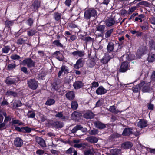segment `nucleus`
Instances as JSON below:
<instances>
[{
	"instance_id": "nucleus-60",
	"label": "nucleus",
	"mask_w": 155,
	"mask_h": 155,
	"mask_svg": "<svg viewBox=\"0 0 155 155\" xmlns=\"http://www.w3.org/2000/svg\"><path fill=\"white\" fill-rule=\"evenodd\" d=\"M136 8H137L135 6L131 7V8L129 10L128 12V14H131V13L134 12L136 9Z\"/></svg>"
},
{
	"instance_id": "nucleus-41",
	"label": "nucleus",
	"mask_w": 155,
	"mask_h": 155,
	"mask_svg": "<svg viewBox=\"0 0 155 155\" xmlns=\"http://www.w3.org/2000/svg\"><path fill=\"white\" fill-rule=\"evenodd\" d=\"M113 31V29L108 30L105 33V37L106 38H107L110 37L111 36V35Z\"/></svg>"
},
{
	"instance_id": "nucleus-15",
	"label": "nucleus",
	"mask_w": 155,
	"mask_h": 155,
	"mask_svg": "<svg viewBox=\"0 0 155 155\" xmlns=\"http://www.w3.org/2000/svg\"><path fill=\"white\" fill-rule=\"evenodd\" d=\"M106 23L107 26L108 27L112 26L115 23L114 18H109L106 20Z\"/></svg>"
},
{
	"instance_id": "nucleus-58",
	"label": "nucleus",
	"mask_w": 155,
	"mask_h": 155,
	"mask_svg": "<svg viewBox=\"0 0 155 155\" xmlns=\"http://www.w3.org/2000/svg\"><path fill=\"white\" fill-rule=\"evenodd\" d=\"M84 41L86 42H91L93 41V39L91 37L88 36L85 38Z\"/></svg>"
},
{
	"instance_id": "nucleus-24",
	"label": "nucleus",
	"mask_w": 155,
	"mask_h": 155,
	"mask_svg": "<svg viewBox=\"0 0 155 155\" xmlns=\"http://www.w3.org/2000/svg\"><path fill=\"white\" fill-rule=\"evenodd\" d=\"M36 142L42 147H44L46 146L44 140L39 137L36 138Z\"/></svg>"
},
{
	"instance_id": "nucleus-10",
	"label": "nucleus",
	"mask_w": 155,
	"mask_h": 155,
	"mask_svg": "<svg viewBox=\"0 0 155 155\" xmlns=\"http://www.w3.org/2000/svg\"><path fill=\"white\" fill-rule=\"evenodd\" d=\"M147 121L144 119H140L137 124L138 127L141 128L147 127Z\"/></svg>"
},
{
	"instance_id": "nucleus-38",
	"label": "nucleus",
	"mask_w": 155,
	"mask_h": 155,
	"mask_svg": "<svg viewBox=\"0 0 155 155\" xmlns=\"http://www.w3.org/2000/svg\"><path fill=\"white\" fill-rule=\"evenodd\" d=\"M71 108L74 110H76L78 107V104L76 101H73L71 104Z\"/></svg>"
},
{
	"instance_id": "nucleus-33",
	"label": "nucleus",
	"mask_w": 155,
	"mask_h": 155,
	"mask_svg": "<svg viewBox=\"0 0 155 155\" xmlns=\"http://www.w3.org/2000/svg\"><path fill=\"white\" fill-rule=\"evenodd\" d=\"M55 116L57 117L60 118L61 119L63 120L68 119V117H67L63 116V115L62 112H58V113L55 115Z\"/></svg>"
},
{
	"instance_id": "nucleus-50",
	"label": "nucleus",
	"mask_w": 155,
	"mask_h": 155,
	"mask_svg": "<svg viewBox=\"0 0 155 155\" xmlns=\"http://www.w3.org/2000/svg\"><path fill=\"white\" fill-rule=\"evenodd\" d=\"M56 58L60 61H63L64 59V56L62 54H59V56H57Z\"/></svg>"
},
{
	"instance_id": "nucleus-45",
	"label": "nucleus",
	"mask_w": 155,
	"mask_h": 155,
	"mask_svg": "<svg viewBox=\"0 0 155 155\" xmlns=\"http://www.w3.org/2000/svg\"><path fill=\"white\" fill-rule=\"evenodd\" d=\"M74 150V148L70 147L65 151L66 154H71L73 153V151Z\"/></svg>"
},
{
	"instance_id": "nucleus-57",
	"label": "nucleus",
	"mask_w": 155,
	"mask_h": 155,
	"mask_svg": "<svg viewBox=\"0 0 155 155\" xmlns=\"http://www.w3.org/2000/svg\"><path fill=\"white\" fill-rule=\"evenodd\" d=\"M91 88H92L94 87H96L98 86L99 84L98 82L94 81L91 84Z\"/></svg>"
},
{
	"instance_id": "nucleus-59",
	"label": "nucleus",
	"mask_w": 155,
	"mask_h": 155,
	"mask_svg": "<svg viewBox=\"0 0 155 155\" xmlns=\"http://www.w3.org/2000/svg\"><path fill=\"white\" fill-rule=\"evenodd\" d=\"M80 140L79 139H74L71 141V145H74V143L77 144L80 143Z\"/></svg>"
},
{
	"instance_id": "nucleus-3",
	"label": "nucleus",
	"mask_w": 155,
	"mask_h": 155,
	"mask_svg": "<svg viewBox=\"0 0 155 155\" xmlns=\"http://www.w3.org/2000/svg\"><path fill=\"white\" fill-rule=\"evenodd\" d=\"M28 87L30 89L35 90L36 89L38 86V82L34 79H31L28 81Z\"/></svg>"
},
{
	"instance_id": "nucleus-61",
	"label": "nucleus",
	"mask_w": 155,
	"mask_h": 155,
	"mask_svg": "<svg viewBox=\"0 0 155 155\" xmlns=\"http://www.w3.org/2000/svg\"><path fill=\"white\" fill-rule=\"evenodd\" d=\"M40 117L41 120L42 122L45 121L46 119V117L42 114L40 115Z\"/></svg>"
},
{
	"instance_id": "nucleus-9",
	"label": "nucleus",
	"mask_w": 155,
	"mask_h": 155,
	"mask_svg": "<svg viewBox=\"0 0 155 155\" xmlns=\"http://www.w3.org/2000/svg\"><path fill=\"white\" fill-rule=\"evenodd\" d=\"M81 129L82 131L83 132H86L87 131V128H83L82 126L80 125H77L71 130L72 133H75L77 130Z\"/></svg>"
},
{
	"instance_id": "nucleus-40",
	"label": "nucleus",
	"mask_w": 155,
	"mask_h": 155,
	"mask_svg": "<svg viewBox=\"0 0 155 155\" xmlns=\"http://www.w3.org/2000/svg\"><path fill=\"white\" fill-rule=\"evenodd\" d=\"M35 113L34 112L32 111H29L27 114L28 117L29 118H34L35 117Z\"/></svg>"
},
{
	"instance_id": "nucleus-2",
	"label": "nucleus",
	"mask_w": 155,
	"mask_h": 155,
	"mask_svg": "<svg viewBox=\"0 0 155 155\" xmlns=\"http://www.w3.org/2000/svg\"><path fill=\"white\" fill-rule=\"evenodd\" d=\"M150 85L149 83L145 81L141 82L139 84V87L142 91L144 92H149L150 91Z\"/></svg>"
},
{
	"instance_id": "nucleus-37",
	"label": "nucleus",
	"mask_w": 155,
	"mask_h": 155,
	"mask_svg": "<svg viewBox=\"0 0 155 155\" xmlns=\"http://www.w3.org/2000/svg\"><path fill=\"white\" fill-rule=\"evenodd\" d=\"M55 102V101L52 99H48L45 104L48 105H51L54 104Z\"/></svg>"
},
{
	"instance_id": "nucleus-53",
	"label": "nucleus",
	"mask_w": 155,
	"mask_h": 155,
	"mask_svg": "<svg viewBox=\"0 0 155 155\" xmlns=\"http://www.w3.org/2000/svg\"><path fill=\"white\" fill-rule=\"evenodd\" d=\"M5 23L6 25L8 27H9L11 26H12V25L13 24V21L7 20L5 21Z\"/></svg>"
},
{
	"instance_id": "nucleus-4",
	"label": "nucleus",
	"mask_w": 155,
	"mask_h": 155,
	"mask_svg": "<svg viewBox=\"0 0 155 155\" xmlns=\"http://www.w3.org/2000/svg\"><path fill=\"white\" fill-rule=\"evenodd\" d=\"M114 56L113 54L107 52L101 60V62L104 64L107 63L110 59L114 58Z\"/></svg>"
},
{
	"instance_id": "nucleus-30",
	"label": "nucleus",
	"mask_w": 155,
	"mask_h": 155,
	"mask_svg": "<svg viewBox=\"0 0 155 155\" xmlns=\"http://www.w3.org/2000/svg\"><path fill=\"white\" fill-rule=\"evenodd\" d=\"M146 50V49L145 47H140L137 51V54L139 55L140 56H141L144 54Z\"/></svg>"
},
{
	"instance_id": "nucleus-39",
	"label": "nucleus",
	"mask_w": 155,
	"mask_h": 155,
	"mask_svg": "<svg viewBox=\"0 0 155 155\" xmlns=\"http://www.w3.org/2000/svg\"><path fill=\"white\" fill-rule=\"evenodd\" d=\"M36 31L35 29H31L27 31L28 35L29 36H32L36 33Z\"/></svg>"
},
{
	"instance_id": "nucleus-23",
	"label": "nucleus",
	"mask_w": 155,
	"mask_h": 155,
	"mask_svg": "<svg viewBox=\"0 0 155 155\" xmlns=\"http://www.w3.org/2000/svg\"><path fill=\"white\" fill-rule=\"evenodd\" d=\"M68 71V67L65 65H63L61 68V70L58 73V77H59L61 75L63 72H64V74H65L66 72H67Z\"/></svg>"
},
{
	"instance_id": "nucleus-29",
	"label": "nucleus",
	"mask_w": 155,
	"mask_h": 155,
	"mask_svg": "<svg viewBox=\"0 0 155 155\" xmlns=\"http://www.w3.org/2000/svg\"><path fill=\"white\" fill-rule=\"evenodd\" d=\"M106 26L104 25H99L96 27L97 31L100 32V34H103L104 32Z\"/></svg>"
},
{
	"instance_id": "nucleus-6",
	"label": "nucleus",
	"mask_w": 155,
	"mask_h": 155,
	"mask_svg": "<svg viewBox=\"0 0 155 155\" xmlns=\"http://www.w3.org/2000/svg\"><path fill=\"white\" fill-rule=\"evenodd\" d=\"M22 63L24 65H27L28 68L34 67L35 65V62L30 58H26L23 60Z\"/></svg>"
},
{
	"instance_id": "nucleus-63",
	"label": "nucleus",
	"mask_w": 155,
	"mask_h": 155,
	"mask_svg": "<svg viewBox=\"0 0 155 155\" xmlns=\"http://www.w3.org/2000/svg\"><path fill=\"white\" fill-rule=\"evenodd\" d=\"M15 104L16 107H18L22 105V103L20 101H18L15 103Z\"/></svg>"
},
{
	"instance_id": "nucleus-42",
	"label": "nucleus",
	"mask_w": 155,
	"mask_h": 155,
	"mask_svg": "<svg viewBox=\"0 0 155 155\" xmlns=\"http://www.w3.org/2000/svg\"><path fill=\"white\" fill-rule=\"evenodd\" d=\"M138 5H143L146 7H148L149 6V4L147 1H143L140 2L138 4Z\"/></svg>"
},
{
	"instance_id": "nucleus-14",
	"label": "nucleus",
	"mask_w": 155,
	"mask_h": 155,
	"mask_svg": "<svg viewBox=\"0 0 155 155\" xmlns=\"http://www.w3.org/2000/svg\"><path fill=\"white\" fill-rule=\"evenodd\" d=\"M132 129L130 128H125L122 133V135L125 136H129L132 134Z\"/></svg>"
},
{
	"instance_id": "nucleus-52",
	"label": "nucleus",
	"mask_w": 155,
	"mask_h": 155,
	"mask_svg": "<svg viewBox=\"0 0 155 155\" xmlns=\"http://www.w3.org/2000/svg\"><path fill=\"white\" fill-rule=\"evenodd\" d=\"M11 58L13 60H18L20 58V57L17 54H13L11 56Z\"/></svg>"
},
{
	"instance_id": "nucleus-17",
	"label": "nucleus",
	"mask_w": 155,
	"mask_h": 155,
	"mask_svg": "<svg viewBox=\"0 0 155 155\" xmlns=\"http://www.w3.org/2000/svg\"><path fill=\"white\" fill-rule=\"evenodd\" d=\"M10 48L9 46H4L2 48V53L0 54V56H4L5 55H3V54H7L8 53L10 50Z\"/></svg>"
},
{
	"instance_id": "nucleus-22",
	"label": "nucleus",
	"mask_w": 155,
	"mask_h": 155,
	"mask_svg": "<svg viewBox=\"0 0 155 155\" xmlns=\"http://www.w3.org/2000/svg\"><path fill=\"white\" fill-rule=\"evenodd\" d=\"M87 64L88 67L91 68L93 67L95 64V60L94 58L89 59L87 60Z\"/></svg>"
},
{
	"instance_id": "nucleus-20",
	"label": "nucleus",
	"mask_w": 155,
	"mask_h": 155,
	"mask_svg": "<svg viewBox=\"0 0 155 155\" xmlns=\"http://www.w3.org/2000/svg\"><path fill=\"white\" fill-rule=\"evenodd\" d=\"M86 140L90 143H96L98 141V139L94 136H90L87 137Z\"/></svg>"
},
{
	"instance_id": "nucleus-47",
	"label": "nucleus",
	"mask_w": 155,
	"mask_h": 155,
	"mask_svg": "<svg viewBox=\"0 0 155 155\" xmlns=\"http://www.w3.org/2000/svg\"><path fill=\"white\" fill-rule=\"evenodd\" d=\"M54 17L56 21H58L61 18V15L58 13H55L54 15Z\"/></svg>"
},
{
	"instance_id": "nucleus-13",
	"label": "nucleus",
	"mask_w": 155,
	"mask_h": 155,
	"mask_svg": "<svg viewBox=\"0 0 155 155\" xmlns=\"http://www.w3.org/2000/svg\"><path fill=\"white\" fill-rule=\"evenodd\" d=\"M107 90L102 86H100L96 90V93L98 95L103 94L107 92Z\"/></svg>"
},
{
	"instance_id": "nucleus-44",
	"label": "nucleus",
	"mask_w": 155,
	"mask_h": 155,
	"mask_svg": "<svg viewBox=\"0 0 155 155\" xmlns=\"http://www.w3.org/2000/svg\"><path fill=\"white\" fill-rule=\"evenodd\" d=\"M53 43L54 44L56 45L57 46H59L61 47L63 46V45L59 42V40H55L54 41Z\"/></svg>"
},
{
	"instance_id": "nucleus-18",
	"label": "nucleus",
	"mask_w": 155,
	"mask_h": 155,
	"mask_svg": "<svg viewBox=\"0 0 155 155\" xmlns=\"http://www.w3.org/2000/svg\"><path fill=\"white\" fill-rule=\"evenodd\" d=\"M14 143L17 147H21L23 144V141L19 137L16 138L14 140Z\"/></svg>"
},
{
	"instance_id": "nucleus-48",
	"label": "nucleus",
	"mask_w": 155,
	"mask_h": 155,
	"mask_svg": "<svg viewBox=\"0 0 155 155\" xmlns=\"http://www.w3.org/2000/svg\"><path fill=\"white\" fill-rule=\"evenodd\" d=\"M140 89H141L139 87V84L138 85H136L135 87H134L133 89V91L135 93H136L138 92Z\"/></svg>"
},
{
	"instance_id": "nucleus-46",
	"label": "nucleus",
	"mask_w": 155,
	"mask_h": 155,
	"mask_svg": "<svg viewBox=\"0 0 155 155\" xmlns=\"http://www.w3.org/2000/svg\"><path fill=\"white\" fill-rule=\"evenodd\" d=\"M85 144L83 143H81L79 144H74V145L72 144L71 146H73L75 147H77L78 148H80L84 145Z\"/></svg>"
},
{
	"instance_id": "nucleus-34",
	"label": "nucleus",
	"mask_w": 155,
	"mask_h": 155,
	"mask_svg": "<svg viewBox=\"0 0 155 155\" xmlns=\"http://www.w3.org/2000/svg\"><path fill=\"white\" fill-rule=\"evenodd\" d=\"M5 94L8 96H12L15 97L17 96V93L15 92L8 91L6 92Z\"/></svg>"
},
{
	"instance_id": "nucleus-21",
	"label": "nucleus",
	"mask_w": 155,
	"mask_h": 155,
	"mask_svg": "<svg viewBox=\"0 0 155 155\" xmlns=\"http://www.w3.org/2000/svg\"><path fill=\"white\" fill-rule=\"evenodd\" d=\"M132 146V143L130 142H126L123 143L121 147L124 149L130 148Z\"/></svg>"
},
{
	"instance_id": "nucleus-27",
	"label": "nucleus",
	"mask_w": 155,
	"mask_h": 155,
	"mask_svg": "<svg viewBox=\"0 0 155 155\" xmlns=\"http://www.w3.org/2000/svg\"><path fill=\"white\" fill-rule=\"evenodd\" d=\"M94 114L91 111H88L84 114V117L86 119H91L94 117Z\"/></svg>"
},
{
	"instance_id": "nucleus-12",
	"label": "nucleus",
	"mask_w": 155,
	"mask_h": 155,
	"mask_svg": "<svg viewBox=\"0 0 155 155\" xmlns=\"http://www.w3.org/2000/svg\"><path fill=\"white\" fill-rule=\"evenodd\" d=\"M114 44L112 42H109L108 43L107 46V53H110L113 54V50L114 48Z\"/></svg>"
},
{
	"instance_id": "nucleus-31",
	"label": "nucleus",
	"mask_w": 155,
	"mask_h": 155,
	"mask_svg": "<svg viewBox=\"0 0 155 155\" xmlns=\"http://www.w3.org/2000/svg\"><path fill=\"white\" fill-rule=\"evenodd\" d=\"M27 41L28 38L27 37L20 38L17 40V43L18 45L24 44Z\"/></svg>"
},
{
	"instance_id": "nucleus-16",
	"label": "nucleus",
	"mask_w": 155,
	"mask_h": 155,
	"mask_svg": "<svg viewBox=\"0 0 155 155\" xmlns=\"http://www.w3.org/2000/svg\"><path fill=\"white\" fill-rule=\"evenodd\" d=\"M94 124L96 127L100 129H104L106 127L105 124L99 121L94 122Z\"/></svg>"
},
{
	"instance_id": "nucleus-54",
	"label": "nucleus",
	"mask_w": 155,
	"mask_h": 155,
	"mask_svg": "<svg viewBox=\"0 0 155 155\" xmlns=\"http://www.w3.org/2000/svg\"><path fill=\"white\" fill-rule=\"evenodd\" d=\"M84 155H94L91 150H89L84 152Z\"/></svg>"
},
{
	"instance_id": "nucleus-32",
	"label": "nucleus",
	"mask_w": 155,
	"mask_h": 155,
	"mask_svg": "<svg viewBox=\"0 0 155 155\" xmlns=\"http://www.w3.org/2000/svg\"><path fill=\"white\" fill-rule=\"evenodd\" d=\"M109 111L112 113L115 114H117L120 112V111L116 109V107L114 105L110 106V107Z\"/></svg>"
},
{
	"instance_id": "nucleus-25",
	"label": "nucleus",
	"mask_w": 155,
	"mask_h": 155,
	"mask_svg": "<svg viewBox=\"0 0 155 155\" xmlns=\"http://www.w3.org/2000/svg\"><path fill=\"white\" fill-rule=\"evenodd\" d=\"M83 85L82 82L81 81H77L74 83L73 86L75 89H78L82 87Z\"/></svg>"
},
{
	"instance_id": "nucleus-51",
	"label": "nucleus",
	"mask_w": 155,
	"mask_h": 155,
	"mask_svg": "<svg viewBox=\"0 0 155 155\" xmlns=\"http://www.w3.org/2000/svg\"><path fill=\"white\" fill-rule=\"evenodd\" d=\"M8 102L4 98L3 101L1 103V106H4L5 105H8Z\"/></svg>"
},
{
	"instance_id": "nucleus-56",
	"label": "nucleus",
	"mask_w": 155,
	"mask_h": 155,
	"mask_svg": "<svg viewBox=\"0 0 155 155\" xmlns=\"http://www.w3.org/2000/svg\"><path fill=\"white\" fill-rule=\"evenodd\" d=\"M103 104V102L101 100H99L96 103V107H98L101 106Z\"/></svg>"
},
{
	"instance_id": "nucleus-43",
	"label": "nucleus",
	"mask_w": 155,
	"mask_h": 155,
	"mask_svg": "<svg viewBox=\"0 0 155 155\" xmlns=\"http://www.w3.org/2000/svg\"><path fill=\"white\" fill-rule=\"evenodd\" d=\"M33 23V21L31 18L28 19L26 22V25H28L29 26H31Z\"/></svg>"
},
{
	"instance_id": "nucleus-8",
	"label": "nucleus",
	"mask_w": 155,
	"mask_h": 155,
	"mask_svg": "<svg viewBox=\"0 0 155 155\" xmlns=\"http://www.w3.org/2000/svg\"><path fill=\"white\" fill-rule=\"evenodd\" d=\"M49 125L56 128H62L64 124L62 123L57 121H53L49 123Z\"/></svg>"
},
{
	"instance_id": "nucleus-1",
	"label": "nucleus",
	"mask_w": 155,
	"mask_h": 155,
	"mask_svg": "<svg viewBox=\"0 0 155 155\" xmlns=\"http://www.w3.org/2000/svg\"><path fill=\"white\" fill-rule=\"evenodd\" d=\"M97 12L94 9L91 8L85 10L84 13V18L87 20L91 18H96Z\"/></svg>"
},
{
	"instance_id": "nucleus-5",
	"label": "nucleus",
	"mask_w": 155,
	"mask_h": 155,
	"mask_svg": "<svg viewBox=\"0 0 155 155\" xmlns=\"http://www.w3.org/2000/svg\"><path fill=\"white\" fill-rule=\"evenodd\" d=\"M19 81V79L17 78H13L9 77H7L5 80V82L7 84L11 85L12 84H16V83L18 82Z\"/></svg>"
},
{
	"instance_id": "nucleus-35",
	"label": "nucleus",
	"mask_w": 155,
	"mask_h": 155,
	"mask_svg": "<svg viewBox=\"0 0 155 155\" xmlns=\"http://www.w3.org/2000/svg\"><path fill=\"white\" fill-rule=\"evenodd\" d=\"M148 60L149 62H153L155 61V55L150 54L148 58Z\"/></svg>"
},
{
	"instance_id": "nucleus-55",
	"label": "nucleus",
	"mask_w": 155,
	"mask_h": 155,
	"mask_svg": "<svg viewBox=\"0 0 155 155\" xmlns=\"http://www.w3.org/2000/svg\"><path fill=\"white\" fill-rule=\"evenodd\" d=\"M16 67L15 64H8V68L9 70H12L15 68Z\"/></svg>"
},
{
	"instance_id": "nucleus-64",
	"label": "nucleus",
	"mask_w": 155,
	"mask_h": 155,
	"mask_svg": "<svg viewBox=\"0 0 155 155\" xmlns=\"http://www.w3.org/2000/svg\"><path fill=\"white\" fill-rule=\"evenodd\" d=\"M51 153L54 155H58V152L55 150L52 149L50 150Z\"/></svg>"
},
{
	"instance_id": "nucleus-26",
	"label": "nucleus",
	"mask_w": 155,
	"mask_h": 155,
	"mask_svg": "<svg viewBox=\"0 0 155 155\" xmlns=\"http://www.w3.org/2000/svg\"><path fill=\"white\" fill-rule=\"evenodd\" d=\"M82 58L79 59L77 61L76 64L74 65V68L76 69H78L82 66Z\"/></svg>"
},
{
	"instance_id": "nucleus-28",
	"label": "nucleus",
	"mask_w": 155,
	"mask_h": 155,
	"mask_svg": "<svg viewBox=\"0 0 155 155\" xmlns=\"http://www.w3.org/2000/svg\"><path fill=\"white\" fill-rule=\"evenodd\" d=\"M66 96L68 99L70 100L73 99L75 97L74 94L72 91L67 92L66 94Z\"/></svg>"
},
{
	"instance_id": "nucleus-11",
	"label": "nucleus",
	"mask_w": 155,
	"mask_h": 155,
	"mask_svg": "<svg viewBox=\"0 0 155 155\" xmlns=\"http://www.w3.org/2000/svg\"><path fill=\"white\" fill-rule=\"evenodd\" d=\"M40 2L38 1H35L31 6V8L33 11H35L39 8Z\"/></svg>"
},
{
	"instance_id": "nucleus-62",
	"label": "nucleus",
	"mask_w": 155,
	"mask_h": 155,
	"mask_svg": "<svg viewBox=\"0 0 155 155\" xmlns=\"http://www.w3.org/2000/svg\"><path fill=\"white\" fill-rule=\"evenodd\" d=\"M57 84L56 82H54L51 85L52 88L54 90H57Z\"/></svg>"
},
{
	"instance_id": "nucleus-49",
	"label": "nucleus",
	"mask_w": 155,
	"mask_h": 155,
	"mask_svg": "<svg viewBox=\"0 0 155 155\" xmlns=\"http://www.w3.org/2000/svg\"><path fill=\"white\" fill-rule=\"evenodd\" d=\"M22 129L23 130V132H24V131H25L26 132L29 133L31 131V128L28 127H22Z\"/></svg>"
},
{
	"instance_id": "nucleus-7",
	"label": "nucleus",
	"mask_w": 155,
	"mask_h": 155,
	"mask_svg": "<svg viewBox=\"0 0 155 155\" xmlns=\"http://www.w3.org/2000/svg\"><path fill=\"white\" fill-rule=\"evenodd\" d=\"M129 66L127 62H124L121 63L119 71L121 72H126L129 69Z\"/></svg>"
},
{
	"instance_id": "nucleus-36",
	"label": "nucleus",
	"mask_w": 155,
	"mask_h": 155,
	"mask_svg": "<svg viewBox=\"0 0 155 155\" xmlns=\"http://www.w3.org/2000/svg\"><path fill=\"white\" fill-rule=\"evenodd\" d=\"M88 133L91 135H95L98 133V130L97 129L94 128L89 130Z\"/></svg>"
},
{
	"instance_id": "nucleus-19",
	"label": "nucleus",
	"mask_w": 155,
	"mask_h": 155,
	"mask_svg": "<svg viewBox=\"0 0 155 155\" xmlns=\"http://www.w3.org/2000/svg\"><path fill=\"white\" fill-rule=\"evenodd\" d=\"M71 54L74 56H78L79 57H81L85 54V53L84 51L77 50L76 51L72 52Z\"/></svg>"
}]
</instances>
